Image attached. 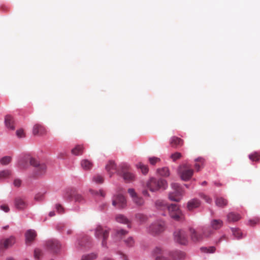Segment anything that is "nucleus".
Listing matches in <instances>:
<instances>
[{
    "mask_svg": "<svg viewBox=\"0 0 260 260\" xmlns=\"http://www.w3.org/2000/svg\"><path fill=\"white\" fill-rule=\"evenodd\" d=\"M147 188L152 192L158 190L160 189H165L167 187V181L162 179L151 178L146 183Z\"/></svg>",
    "mask_w": 260,
    "mask_h": 260,
    "instance_id": "obj_1",
    "label": "nucleus"
},
{
    "mask_svg": "<svg viewBox=\"0 0 260 260\" xmlns=\"http://www.w3.org/2000/svg\"><path fill=\"white\" fill-rule=\"evenodd\" d=\"M165 229L166 224L164 221L156 220L151 223L147 228V231L152 235L156 236L163 233Z\"/></svg>",
    "mask_w": 260,
    "mask_h": 260,
    "instance_id": "obj_2",
    "label": "nucleus"
},
{
    "mask_svg": "<svg viewBox=\"0 0 260 260\" xmlns=\"http://www.w3.org/2000/svg\"><path fill=\"white\" fill-rule=\"evenodd\" d=\"M178 172L182 180L187 181L192 176L194 171L190 165L185 163L179 167Z\"/></svg>",
    "mask_w": 260,
    "mask_h": 260,
    "instance_id": "obj_3",
    "label": "nucleus"
},
{
    "mask_svg": "<svg viewBox=\"0 0 260 260\" xmlns=\"http://www.w3.org/2000/svg\"><path fill=\"white\" fill-rule=\"evenodd\" d=\"M120 170L117 171L119 175L122 177L126 182H131L135 180V176L129 172V166L126 164H122L120 166Z\"/></svg>",
    "mask_w": 260,
    "mask_h": 260,
    "instance_id": "obj_4",
    "label": "nucleus"
},
{
    "mask_svg": "<svg viewBox=\"0 0 260 260\" xmlns=\"http://www.w3.org/2000/svg\"><path fill=\"white\" fill-rule=\"evenodd\" d=\"M109 233V229H104L101 225L98 226L95 230V236L98 239H102L103 247H107V239L108 238Z\"/></svg>",
    "mask_w": 260,
    "mask_h": 260,
    "instance_id": "obj_5",
    "label": "nucleus"
},
{
    "mask_svg": "<svg viewBox=\"0 0 260 260\" xmlns=\"http://www.w3.org/2000/svg\"><path fill=\"white\" fill-rule=\"evenodd\" d=\"M171 187L173 190L169 193V198L170 200L179 202L181 198L182 190L177 183H172Z\"/></svg>",
    "mask_w": 260,
    "mask_h": 260,
    "instance_id": "obj_6",
    "label": "nucleus"
},
{
    "mask_svg": "<svg viewBox=\"0 0 260 260\" xmlns=\"http://www.w3.org/2000/svg\"><path fill=\"white\" fill-rule=\"evenodd\" d=\"M167 210L169 211L170 217L174 220L179 221L183 219V214L177 205H170Z\"/></svg>",
    "mask_w": 260,
    "mask_h": 260,
    "instance_id": "obj_7",
    "label": "nucleus"
},
{
    "mask_svg": "<svg viewBox=\"0 0 260 260\" xmlns=\"http://www.w3.org/2000/svg\"><path fill=\"white\" fill-rule=\"evenodd\" d=\"M175 240L182 245L186 244L187 242V236L185 232L182 230H177L174 233Z\"/></svg>",
    "mask_w": 260,
    "mask_h": 260,
    "instance_id": "obj_8",
    "label": "nucleus"
},
{
    "mask_svg": "<svg viewBox=\"0 0 260 260\" xmlns=\"http://www.w3.org/2000/svg\"><path fill=\"white\" fill-rule=\"evenodd\" d=\"M189 234L190 240L193 242H198L203 239V236H202L201 229L197 230L193 228H189Z\"/></svg>",
    "mask_w": 260,
    "mask_h": 260,
    "instance_id": "obj_9",
    "label": "nucleus"
},
{
    "mask_svg": "<svg viewBox=\"0 0 260 260\" xmlns=\"http://www.w3.org/2000/svg\"><path fill=\"white\" fill-rule=\"evenodd\" d=\"M30 165L36 168L38 175H41L45 172L46 169V166L44 164H40L37 159L31 157L29 159Z\"/></svg>",
    "mask_w": 260,
    "mask_h": 260,
    "instance_id": "obj_10",
    "label": "nucleus"
},
{
    "mask_svg": "<svg viewBox=\"0 0 260 260\" xmlns=\"http://www.w3.org/2000/svg\"><path fill=\"white\" fill-rule=\"evenodd\" d=\"M126 201L125 197L118 194L114 197L112 201V205L117 206L118 208H123L126 206Z\"/></svg>",
    "mask_w": 260,
    "mask_h": 260,
    "instance_id": "obj_11",
    "label": "nucleus"
},
{
    "mask_svg": "<svg viewBox=\"0 0 260 260\" xmlns=\"http://www.w3.org/2000/svg\"><path fill=\"white\" fill-rule=\"evenodd\" d=\"M46 246L50 250L56 252L60 247L59 242L55 239H50L46 242Z\"/></svg>",
    "mask_w": 260,
    "mask_h": 260,
    "instance_id": "obj_12",
    "label": "nucleus"
},
{
    "mask_svg": "<svg viewBox=\"0 0 260 260\" xmlns=\"http://www.w3.org/2000/svg\"><path fill=\"white\" fill-rule=\"evenodd\" d=\"M128 192L133 199V201L135 204L138 206H142L144 204V200L137 196L135 191L133 188H129L128 189Z\"/></svg>",
    "mask_w": 260,
    "mask_h": 260,
    "instance_id": "obj_13",
    "label": "nucleus"
},
{
    "mask_svg": "<svg viewBox=\"0 0 260 260\" xmlns=\"http://www.w3.org/2000/svg\"><path fill=\"white\" fill-rule=\"evenodd\" d=\"M184 141L182 139L176 136H173L171 138L170 140V144L171 147L177 148L183 146Z\"/></svg>",
    "mask_w": 260,
    "mask_h": 260,
    "instance_id": "obj_14",
    "label": "nucleus"
},
{
    "mask_svg": "<svg viewBox=\"0 0 260 260\" xmlns=\"http://www.w3.org/2000/svg\"><path fill=\"white\" fill-rule=\"evenodd\" d=\"M46 130L41 124H36L33 127L32 133L34 135L42 136L45 134Z\"/></svg>",
    "mask_w": 260,
    "mask_h": 260,
    "instance_id": "obj_15",
    "label": "nucleus"
},
{
    "mask_svg": "<svg viewBox=\"0 0 260 260\" xmlns=\"http://www.w3.org/2000/svg\"><path fill=\"white\" fill-rule=\"evenodd\" d=\"M15 242V238L11 236L9 238L2 240L1 241V246L5 249H7L9 247L12 246Z\"/></svg>",
    "mask_w": 260,
    "mask_h": 260,
    "instance_id": "obj_16",
    "label": "nucleus"
},
{
    "mask_svg": "<svg viewBox=\"0 0 260 260\" xmlns=\"http://www.w3.org/2000/svg\"><path fill=\"white\" fill-rule=\"evenodd\" d=\"M117 222L127 225L128 228H131V221L124 215L122 214L117 215L115 217Z\"/></svg>",
    "mask_w": 260,
    "mask_h": 260,
    "instance_id": "obj_17",
    "label": "nucleus"
},
{
    "mask_svg": "<svg viewBox=\"0 0 260 260\" xmlns=\"http://www.w3.org/2000/svg\"><path fill=\"white\" fill-rule=\"evenodd\" d=\"M210 225L213 230H217L222 226L223 222L220 219H213L211 221Z\"/></svg>",
    "mask_w": 260,
    "mask_h": 260,
    "instance_id": "obj_18",
    "label": "nucleus"
},
{
    "mask_svg": "<svg viewBox=\"0 0 260 260\" xmlns=\"http://www.w3.org/2000/svg\"><path fill=\"white\" fill-rule=\"evenodd\" d=\"M155 206L158 210L162 211L167 210L169 207V206L167 203L162 200H157L155 202Z\"/></svg>",
    "mask_w": 260,
    "mask_h": 260,
    "instance_id": "obj_19",
    "label": "nucleus"
},
{
    "mask_svg": "<svg viewBox=\"0 0 260 260\" xmlns=\"http://www.w3.org/2000/svg\"><path fill=\"white\" fill-rule=\"evenodd\" d=\"M200 205V202L199 200L193 199L188 202L187 208L189 210H192L198 208Z\"/></svg>",
    "mask_w": 260,
    "mask_h": 260,
    "instance_id": "obj_20",
    "label": "nucleus"
},
{
    "mask_svg": "<svg viewBox=\"0 0 260 260\" xmlns=\"http://www.w3.org/2000/svg\"><path fill=\"white\" fill-rule=\"evenodd\" d=\"M203 239L211 236L214 233L213 230L211 227H203L201 229Z\"/></svg>",
    "mask_w": 260,
    "mask_h": 260,
    "instance_id": "obj_21",
    "label": "nucleus"
},
{
    "mask_svg": "<svg viewBox=\"0 0 260 260\" xmlns=\"http://www.w3.org/2000/svg\"><path fill=\"white\" fill-rule=\"evenodd\" d=\"M15 207L19 210H22L26 206L25 201L21 198H17L15 199Z\"/></svg>",
    "mask_w": 260,
    "mask_h": 260,
    "instance_id": "obj_22",
    "label": "nucleus"
},
{
    "mask_svg": "<svg viewBox=\"0 0 260 260\" xmlns=\"http://www.w3.org/2000/svg\"><path fill=\"white\" fill-rule=\"evenodd\" d=\"M36 236V233L35 231L29 230L25 233L26 242L27 243L32 242Z\"/></svg>",
    "mask_w": 260,
    "mask_h": 260,
    "instance_id": "obj_23",
    "label": "nucleus"
},
{
    "mask_svg": "<svg viewBox=\"0 0 260 260\" xmlns=\"http://www.w3.org/2000/svg\"><path fill=\"white\" fill-rule=\"evenodd\" d=\"M5 123L6 127L10 129H14V121L11 116L6 115L5 118Z\"/></svg>",
    "mask_w": 260,
    "mask_h": 260,
    "instance_id": "obj_24",
    "label": "nucleus"
},
{
    "mask_svg": "<svg viewBox=\"0 0 260 260\" xmlns=\"http://www.w3.org/2000/svg\"><path fill=\"white\" fill-rule=\"evenodd\" d=\"M135 218L140 224L144 223L148 220V217L146 215L141 213L136 214Z\"/></svg>",
    "mask_w": 260,
    "mask_h": 260,
    "instance_id": "obj_25",
    "label": "nucleus"
},
{
    "mask_svg": "<svg viewBox=\"0 0 260 260\" xmlns=\"http://www.w3.org/2000/svg\"><path fill=\"white\" fill-rule=\"evenodd\" d=\"M240 218V215L234 212H231L227 215V220L229 222H236L238 221Z\"/></svg>",
    "mask_w": 260,
    "mask_h": 260,
    "instance_id": "obj_26",
    "label": "nucleus"
},
{
    "mask_svg": "<svg viewBox=\"0 0 260 260\" xmlns=\"http://www.w3.org/2000/svg\"><path fill=\"white\" fill-rule=\"evenodd\" d=\"M75 190L71 189L66 190L63 194V197L67 200L71 201L73 199Z\"/></svg>",
    "mask_w": 260,
    "mask_h": 260,
    "instance_id": "obj_27",
    "label": "nucleus"
},
{
    "mask_svg": "<svg viewBox=\"0 0 260 260\" xmlns=\"http://www.w3.org/2000/svg\"><path fill=\"white\" fill-rule=\"evenodd\" d=\"M204 164V159L202 157H198L195 159L194 168L197 172L203 167Z\"/></svg>",
    "mask_w": 260,
    "mask_h": 260,
    "instance_id": "obj_28",
    "label": "nucleus"
},
{
    "mask_svg": "<svg viewBox=\"0 0 260 260\" xmlns=\"http://www.w3.org/2000/svg\"><path fill=\"white\" fill-rule=\"evenodd\" d=\"M106 169L110 175V176H111V174L113 173L112 171H115L116 170L115 162L112 160L109 161L106 166Z\"/></svg>",
    "mask_w": 260,
    "mask_h": 260,
    "instance_id": "obj_29",
    "label": "nucleus"
},
{
    "mask_svg": "<svg viewBox=\"0 0 260 260\" xmlns=\"http://www.w3.org/2000/svg\"><path fill=\"white\" fill-rule=\"evenodd\" d=\"M84 148L82 145H78L72 150V153L75 155H80L83 153Z\"/></svg>",
    "mask_w": 260,
    "mask_h": 260,
    "instance_id": "obj_30",
    "label": "nucleus"
},
{
    "mask_svg": "<svg viewBox=\"0 0 260 260\" xmlns=\"http://www.w3.org/2000/svg\"><path fill=\"white\" fill-rule=\"evenodd\" d=\"M228 201L222 198V197H219L217 198L215 200V204L216 206L219 207H224L228 204Z\"/></svg>",
    "mask_w": 260,
    "mask_h": 260,
    "instance_id": "obj_31",
    "label": "nucleus"
},
{
    "mask_svg": "<svg viewBox=\"0 0 260 260\" xmlns=\"http://www.w3.org/2000/svg\"><path fill=\"white\" fill-rule=\"evenodd\" d=\"M82 168L85 170H90L92 167V163L88 159H83L81 162Z\"/></svg>",
    "mask_w": 260,
    "mask_h": 260,
    "instance_id": "obj_32",
    "label": "nucleus"
},
{
    "mask_svg": "<svg viewBox=\"0 0 260 260\" xmlns=\"http://www.w3.org/2000/svg\"><path fill=\"white\" fill-rule=\"evenodd\" d=\"M158 173L161 176L168 177L170 175V171L168 168L164 167L157 170Z\"/></svg>",
    "mask_w": 260,
    "mask_h": 260,
    "instance_id": "obj_33",
    "label": "nucleus"
},
{
    "mask_svg": "<svg viewBox=\"0 0 260 260\" xmlns=\"http://www.w3.org/2000/svg\"><path fill=\"white\" fill-rule=\"evenodd\" d=\"M125 245L129 247H133L135 245V240L132 237H128L123 240Z\"/></svg>",
    "mask_w": 260,
    "mask_h": 260,
    "instance_id": "obj_34",
    "label": "nucleus"
},
{
    "mask_svg": "<svg viewBox=\"0 0 260 260\" xmlns=\"http://www.w3.org/2000/svg\"><path fill=\"white\" fill-rule=\"evenodd\" d=\"M98 255L96 253H91L90 254L83 255L81 260H94L96 258Z\"/></svg>",
    "mask_w": 260,
    "mask_h": 260,
    "instance_id": "obj_35",
    "label": "nucleus"
},
{
    "mask_svg": "<svg viewBox=\"0 0 260 260\" xmlns=\"http://www.w3.org/2000/svg\"><path fill=\"white\" fill-rule=\"evenodd\" d=\"M89 237L85 236L78 241V245L80 247H86V244L89 241Z\"/></svg>",
    "mask_w": 260,
    "mask_h": 260,
    "instance_id": "obj_36",
    "label": "nucleus"
},
{
    "mask_svg": "<svg viewBox=\"0 0 260 260\" xmlns=\"http://www.w3.org/2000/svg\"><path fill=\"white\" fill-rule=\"evenodd\" d=\"M11 175V172L9 170H5L0 172V179H4L9 177Z\"/></svg>",
    "mask_w": 260,
    "mask_h": 260,
    "instance_id": "obj_37",
    "label": "nucleus"
},
{
    "mask_svg": "<svg viewBox=\"0 0 260 260\" xmlns=\"http://www.w3.org/2000/svg\"><path fill=\"white\" fill-rule=\"evenodd\" d=\"M231 230L233 233V235L235 238L240 239L242 237V233L240 229L237 228H232Z\"/></svg>",
    "mask_w": 260,
    "mask_h": 260,
    "instance_id": "obj_38",
    "label": "nucleus"
},
{
    "mask_svg": "<svg viewBox=\"0 0 260 260\" xmlns=\"http://www.w3.org/2000/svg\"><path fill=\"white\" fill-rule=\"evenodd\" d=\"M138 169H141L142 172L144 174H146L148 172V168L146 165H144L142 162H139L136 165Z\"/></svg>",
    "mask_w": 260,
    "mask_h": 260,
    "instance_id": "obj_39",
    "label": "nucleus"
},
{
    "mask_svg": "<svg viewBox=\"0 0 260 260\" xmlns=\"http://www.w3.org/2000/svg\"><path fill=\"white\" fill-rule=\"evenodd\" d=\"M249 158L252 161H258L260 159V154L257 152H254L249 154Z\"/></svg>",
    "mask_w": 260,
    "mask_h": 260,
    "instance_id": "obj_40",
    "label": "nucleus"
},
{
    "mask_svg": "<svg viewBox=\"0 0 260 260\" xmlns=\"http://www.w3.org/2000/svg\"><path fill=\"white\" fill-rule=\"evenodd\" d=\"M11 161V157L10 156H6L0 159V163L3 165H7L9 164Z\"/></svg>",
    "mask_w": 260,
    "mask_h": 260,
    "instance_id": "obj_41",
    "label": "nucleus"
},
{
    "mask_svg": "<svg viewBox=\"0 0 260 260\" xmlns=\"http://www.w3.org/2000/svg\"><path fill=\"white\" fill-rule=\"evenodd\" d=\"M75 201V202L81 203L84 201L83 197L80 194L75 191V194H74L73 199Z\"/></svg>",
    "mask_w": 260,
    "mask_h": 260,
    "instance_id": "obj_42",
    "label": "nucleus"
},
{
    "mask_svg": "<svg viewBox=\"0 0 260 260\" xmlns=\"http://www.w3.org/2000/svg\"><path fill=\"white\" fill-rule=\"evenodd\" d=\"M201 250L206 253H213L215 250V248L213 246L209 247H202Z\"/></svg>",
    "mask_w": 260,
    "mask_h": 260,
    "instance_id": "obj_43",
    "label": "nucleus"
},
{
    "mask_svg": "<svg viewBox=\"0 0 260 260\" xmlns=\"http://www.w3.org/2000/svg\"><path fill=\"white\" fill-rule=\"evenodd\" d=\"M181 156L182 154L181 153L176 152L172 154L170 156V157L173 161H175L176 160L180 159L181 157Z\"/></svg>",
    "mask_w": 260,
    "mask_h": 260,
    "instance_id": "obj_44",
    "label": "nucleus"
},
{
    "mask_svg": "<svg viewBox=\"0 0 260 260\" xmlns=\"http://www.w3.org/2000/svg\"><path fill=\"white\" fill-rule=\"evenodd\" d=\"M93 180L97 183H102L104 182V178L101 175H96L93 177Z\"/></svg>",
    "mask_w": 260,
    "mask_h": 260,
    "instance_id": "obj_45",
    "label": "nucleus"
},
{
    "mask_svg": "<svg viewBox=\"0 0 260 260\" xmlns=\"http://www.w3.org/2000/svg\"><path fill=\"white\" fill-rule=\"evenodd\" d=\"M127 233L128 232L124 230H117L116 232V236L118 238H121L122 236L126 235Z\"/></svg>",
    "mask_w": 260,
    "mask_h": 260,
    "instance_id": "obj_46",
    "label": "nucleus"
},
{
    "mask_svg": "<svg viewBox=\"0 0 260 260\" xmlns=\"http://www.w3.org/2000/svg\"><path fill=\"white\" fill-rule=\"evenodd\" d=\"M154 253L156 255V256L157 255H162L164 254V251L160 247H156L153 250Z\"/></svg>",
    "mask_w": 260,
    "mask_h": 260,
    "instance_id": "obj_47",
    "label": "nucleus"
},
{
    "mask_svg": "<svg viewBox=\"0 0 260 260\" xmlns=\"http://www.w3.org/2000/svg\"><path fill=\"white\" fill-rule=\"evenodd\" d=\"M149 161L151 165H154L160 161V159L156 157H151L149 158Z\"/></svg>",
    "mask_w": 260,
    "mask_h": 260,
    "instance_id": "obj_48",
    "label": "nucleus"
},
{
    "mask_svg": "<svg viewBox=\"0 0 260 260\" xmlns=\"http://www.w3.org/2000/svg\"><path fill=\"white\" fill-rule=\"evenodd\" d=\"M16 135L19 138H23L25 137V134L23 129H20L16 131Z\"/></svg>",
    "mask_w": 260,
    "mask_h": 260,
    "instance_id": "obj_49",
    "label": "nucleus"
},
{
    "mask_svg": "<svg viewBox=\"0 0 260 260\" xmlns=\"http://www.w3.org/2000/svg\"><path fill=\"white\" fill-rule=\"evenodd\" d=\"M42 253L41 251L39 249H36L34 251V256L35 258L38 259L40 258Z\"/></svg>",
    "mask_w": 260,
    "mask_h": 260,
    "instance_id": "obj_50",
    "label": "nucleus"
},
{
    "mask_svg": "<svg viewBox=\"0 0 260 260\" xmlns=\"http://www.w3.org/2000/svg\"><path fill=\"white\" fill-rule=\"evenodd\" d=\"M201 197L202 199H204L206 201V202L208 203H211L212 202V199L211 198H210L208 196H207L204 194H201Z\"/></svg>",
    "mask_w": 260,
    "mask_h": 260,
    "instance_id": "obj_51",
    "label": "nucleus"
},
{
    "mask_svg": "<svg viewBox=\"0 0 260 260\" xmlns=\"http://www.w3.org/2000/svg\"><path fill=\"white\" fill-rule=\"evenodd\" d=\"M44 198V194L43 193H39L35 196V199L36 201H40Z\"/></svg>",
    "mask_w": 260,
    "mask_h": 260,
    "instance_id": "obj_52",
    "label": "nucleus"
},
{
    "mask_svg": "<svg viewBox=\"0 0 260 260\" xmlns=\"http://www.w3.org/2000/svg\"><path fill=\"white\" fill-rule=\"evenodd\" d=\"M13 184L15 186L18 187L20 186L21 184V180L19 179H15L14 180Z\"/></svg>",
    "mask_w": 260,
    "mask_h": 260,
    "instance_id": "obj_53",
    "label": "nucleus"
},
{
    "mask_svg": "<svg viewBox=\"0 0 260 260\" xmlns=\"http://www.w3.org/2000/svg\"><path fill=\"white\" fill-rule=\"evenodd\" d=\"M0 208L1 210H3L5 212H8L9 211L10 209L8 205H2L0 206Z\"/></svg>",
    "mask_w": 260,
    "mask_h": 260,
    "instance_id": "obj_54",
    "label": "nucleus"
},
{
    "mask_svg": "<svg viewBox=\"0 0 260 260\" xmlns=\"http://www.w3.org/2000/svg\"><path fill=\"white\" fill-rule=\"evenodd\" d=\"M258 222V218H255L253 219H250L249 221V222L251 225H253L255 224H256Z\"/></svg>",
    "mask_w": 260,
    "mask_h": 260,
    "instance_id": "obj_55",
    "label": "nucleus"
},
{
    "mask_svg": "<svg viewBox=\"0 0 260 260\" xmlns=\"http://www.w3.org/2000/svg\"><path fill=\"white\" fill-rule=\"evenodd\" d=\"M56 210L58 211V212L59 213L63 212V209L62 207L60 205H59V204L56 205Z\"/></svg>",
    "mask_w": 260,
    "mask_h": 260,
    "instance_id": "obj_56",
    "label": "nucleus"
},
{
    "mask_svg": "<svg viewBox=\"0 0 260 260\" xmlns=\"http://www.w3.org/2000/svg\"><path fill=\"white\" fill-rule=\"evenodd\" d=\"M155 260H168L167 258L165 257L162 255H157L156 257Z\"/></svg>",
    "mask_w": 260,
    "mask_h": 260,
    "instance_id": "obj_57",
    "label": "nucleus"
},
{
    "mask_svg": "<svg viewBox=\"0 0 260 260\" xmlns=\"http://www.w3.org/2000/svg\"><path fill=\"white\" fill-rule=\"evenodd\" d=\"M23 160H22V161H20L19 163V167L21 169H24L25 168V166L23 165Z\"/></svg>",
    "mask_w": 260,
    "mask_h": 260,
    "instance_id": "obj_58",
    "label": "nucleus"
},
{
    "mask_svg": "<svg viewBox=\"0 0 260 260\" xmlns=\"http://www.w3.org/2000/svg\"><path fill=\"white\" fill-rule=\"evenodd\" d=\"M121 257L123 260H128L127 256L124 254H121Z\"/></svg>",
    "mask_w": 260,
    "mask_h": 260,
    "instance_id": "obj_59",
    "label": "nucleus"
},
{
    "mask_svg": "<svg viewBox=\"0 0 260 260\" xmlns=\"http://www.w3.org/2000/svg\"><path fill=\"white\" fill-rule=\"evenodd\" d=\"M55 215V212L54 211H51L49 213V216L50 217H52Z\"/></svg>",
    "mask_w": 260,
    "mask_h": 260,
    "instance_id": "obj_60",
    "label": "nucleus"
},
{
    "mask_svg": "<svg viewBox=\"0 0 260 260\" xmlns=\"http://www.w3.org/2000/svg\"><path fill=\"white\" fill-rule=\"evenodd\" d=\"M72 233V230H71V229H69V230H68L67 231V234L68 235L71 234Z\"/></svg>",
    "mask_w": 260,
    "mask_h": 260,
    "instance_id": "obj_61",
    "label": "nucleus"
},
{
    "mask_svg": "<svg viewBox=\"0 0 260 260\" xmlns=\"http://www.w3.org/2000/svg\"><path fill=\"white\" fill-rule=\"evenodd\" d=\"M100 195L102 197H104L105 196V193L102 190H100Z\"/></svg>",
    "mask_w": 260,
    "mask_h": 260,
    "instance_id": "obj_62",
    "label": "nucleus"
},
{
    "mask_svg": "<svg viewBox=\"0 0 260 260\" xmlns=\"http://www.w3.org/2000/svg\"><path fill=\"white\" fill-rule=\"evenodd\" d=\"M143 194L145 196H148V192L147 190H144L143 191Z\"/></svg>",
    "mask_w": 260,
    "mask_h": 260,
    "instance_id": "obj_63",
    "label": "nucleus"
},
{
    "mask_svg": "<svg viewBox=\"0 0 260 260\" xmlns=\"http://www.w3.org/2000/svg\"><path fill=\"white\" fill-rule=\"evenodd\" d=\"M103 260H114L112 258H109V257H105Z\"/></svg>",
    "mask_w": 260,
    "mask_h": 260,
    "instance_id": "obj_64",
    "label": "nucleus"
}]
</instances>
